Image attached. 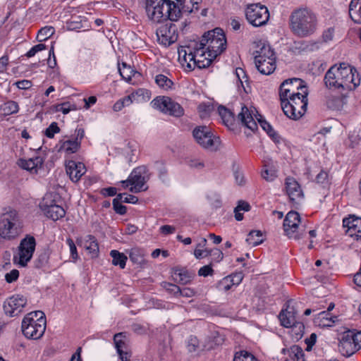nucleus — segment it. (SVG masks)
Returning a JSON list of instances; mask_svg holds the SVG:
<instances>
[{
    "instance_id": "1",
    "label": "nucleus",
    "mask_w": 361,
    "mask_h": 361,
    "mask_svg": "<svg viewBox=\"0 0 361 361\" xmlns=\"http://www.w3.org/2000/svg\"><path fill=\"white\" fill-rule=\"evenodd\" d=\"M324 80L329 89L350 91L360 85L361 77L355 67L341 63L330 67L325 73Z\"/></svg>"
},
{
    "instance_id": "2",
    "label": "nucleus",
    "mask_w": 361,
    "mask_h": 361,
    "mask_svg": "<svg viewBox=\"0 0 361 361\" xmlns=\"http://www.w3.org/2000/svg\"><path fill=\"white\" fill-rule=\"evenodd\" d=\"M146 12L154 23L176 21L181 16V10L174 0H146Z\"/></svg>"
},
{
    "instance_id": "3",
    "label": "nucleus",
    "mask_w": 361,
    "mask_h": 361,
    "mask_svg": "<svg viewBox=\"0 0 361 361\" xmlns=\"http://www.w3.org/2000/svg\"><path fill=\"white\" fill-rule=\"evenodd\" d=\"M179 59L186 63V67L190 70L195 68H204L210 66L215 59L207 55V50L200 42L192 41L188 46L178 49Z\"/></svg>"
},
{
    "instance_id": "4",
    "label": "nucleus",
    "mask_w": 361,
    "mask_h": 361,
    "mask_svg": "<svg viewBox=\"0 0 361 361\" xmlns=\"http://www.w3.org/2000/svg\"><path fill=\"white\" fill-rule=\"evenodd\" d=\"M290 21L292 32L300 37H307L313 35L317 28L316 15L307 8L293 11L290 15Z\"/></svg>"
},
{
    "instance_id": "5",
    "label": "nucleus",
    "mask_w": 361,
    "mask_h": 361,
    "mask_svg": "<svg viewBox=\"0 0 361 361\" xmlns=\"http://www.w3.org/2000/svg\"><path fill=\"white\" fill-rule=\"evenodd\" d=\"M22 331L30 339L40 338L46 329V317L42 311H35L27 314L22 322Z\"/></svg>"
},
{
    "instance_id": "6",
    "label": "nucleus",
    "mask_w": 361,
    "mask_h": 361,
    "mask_svg": "<svg viewBox=\"0 0 361 361\" xmlns=\"http://www.w3.org/2000/svg\"><path fill=\"white\" fill-rule=\"evenodd\" d=\"M307 90H304L300 94L280 99L281 108L287 117L298 120L305 114L307 106Z\"/></svg>"
},
{
    "instance_id": "7",
    "label": "nucleus",
    "mask_w": 361,
    "mask_h": 361,
    "mask_svg": "<svg viewBox=\"0 0 361 361\" xmlns=\"http://www.w3.org/2000/svg\"><path fill=\"white\" fill-rule=\"evenodd\" d=\"M23 223L16 210L3 214L0 218V237L6 240L16 238L21 233Z\"/></svg>"
},
{
    "instance_id": "8",
    "label": "nucleus",
    "mask_w": 361,
    "mask_h": 361,
    "mask_svg": "<svg viewBox=\"0 0 361 361\" xmlns=\"http://www.w3.org/2000/svg\"><path fill=\"white\" fill-rule=\"evenodd\" d=\"M200 42L203 43L204 47L207 46V55L213 58L220 55L226 48V36L219 27L205 32Z\"/></svg>"
},
{
    "instance_id": "9",
    "label": "nucleus",
    "mask_w": 361,
    "mask_h": 361,
    "mask_svg": "<svg viewBox=\"0 0 361 361\" xmlns=\"http://www.w3.org/2000/svg\"><path fill=\"white\" fill-rule=\"evenodd\" d=\"M149 179V173L145 166H138L133 170L128 179L121 180L123 188L130 186L129 190L132 192H140L147 189L145 183Z\"/></svg>"
},
{
    "instance_id": "10",
    "label": "nucleus",
    "mask_w": 361,
    "mask_h": 361,
    "mask_svg": "<svg viewBox=\"0 0 361 361\" xmlns=\"http://www.w3.org/2000/svg\"><path fill=\"white\" fill-rule=\"evenodd\" d=\"M245 14L248 23L254 27L265 25L269 19L268 8L259 3L247 5Z\"/></svg>"
},
{
    "instance_id": "11",
    "label": "nucleus",
    "mask_w": 361,
    "mask_h": 361,
    "mask_svg": "<svg viewBox=\"0 0 361 361\" xmlns=\"http://www.w3.org/2000/svg\"><path fill=\"white\" fill-rule=\"evenodd\" d=\"M192 135L196 142L203 148L212 151H216L220 145V139L214 135L209 128L205 126H197Z\"/></svg>"
},
{
    "instance_id": "12",
    "label": "nucleus",
    "mask_w": 361,
    "mask_h": 361,
    "mask_svg": "<svg viewBox=\"0 0 361 361\" xmlns=\"http://www.w3.org/2000/svg\"><path fill=\"white\" fill-rule=\"evenodd\" d=\"M35 238L27 235L21 240L18 247V255H14L13 262L21 267H25L32 257L35 250Z\"/></svg>"
},
{
    "instance_id": "13",
    "label": "nucleus",
    "mask_w": 361,
    "mask_h": 361,
    "mask_svg": "<svg viewBox=\"0 0 361 361\" xmlns=\"http://www.w3.org/2000/svg\"><path fill=\"white\" fill-rule=\"evenodd\" d=\"M300 216L297 212H289L284 220L283 227L285 235L288 238L298 240L302 238L305 234V228L300 227Z\"/></svg>"
},
{
    "instance_id": "14",
    "label": "nucleus",
    "mask_w": 361,
    "mask_h": 361,
    "mask_svg": "<svg viewBox=\"0 0 361 361\" xmlns=\"http://www.w3.org/2000/svg\"><path fill=\"white\" fill-rule=\"evenodd\" d=\"M154 108L161 112L175 117H180L184 114L183 108L169 97H157L152 102Z\"/></svg>"
},
{
    "instance_id": "15",
    "label": "nucleus",
    "mask_w": 361,
    "mask_h": 361,
    "mask_svg": "<svg viewBox=\"0 0 361 361\" xmlns=\"http://www.w3.org/2000/svg\"><path fill=\"white\" fill-rule=\"evenodd\" d=\"M304 90H307V88L302 80L297 78L286 80L279 87L280 99L300 94L301 92H304Z\"/></svg>"
},
{
    "instance_id": "16",
    "label": "nucleus",
    "mask_w": 361,
    "mask_h": 361,
    "mask_svg": "<svg viewBox=\"0 0 361 361\" xmlns=\"http://www.w3.org/2000/svg\"><path fill=\"white\" fill-rule=\"evenodd\" d=\"M158 41L165 47H169L178 39V27L171 22L161 25L157 30Z\"/></svg>"
},
{
    "instance_id": "17",
    "label": "nucleus",
    "mask_w": 361,
    "mask_h": 361,
    "mask_svg": "<svg viewBox=\"0 0 361 361\" xmlns=\"http://www.w3.org/2000/svg\"><path fill=\"white\" fill-rule=\"evenodd\" d=\"M27 304V298L22 295H13L4 302V310L6 315L16 317L21 313Z\"/></svg>"
},
{
    "instance_id": "18",
    "label": "nucleus",
    "mask_w": 361,
    "mask_h": 361,
    "mask_svg": "<svg viewBox=\"0 0 361 361\" xmlns=\"http://www.w3.org/2000/svg\"><path fill=\"white\" fill-rule=\"evenodd\" d=\"M343 226L346 228L345 233L354 240H361V218L355 215H349L343 220Z\"/></svg>"
},
{
    "instance_id": "19",
    "label": "nucleus",
    "mask_w": 361,
    "mask_h": 361,
    "mask_svg": "<svg viewBox=\"0 0 361 361\" xmlns=\"http://www.w3.org/2000/svg\"><path fill=\"white\" fill-rule=\"evenodd\" d=\"M115 348L122 361H129L130 353L129 350V340L126 332H120L114 336Z\"/></svg>"
},
{
    "instance_id": "20",
    "label": "nucleus",
    "mask_w": 361,
    "mask_h": 361,
    "mask_svg": "<svg viewBox=\"0 0 361 361\" xmlns=\"http://www.w3.org/2000/svg\"><path fill=\"white\" fill-rule=\"evenodd\" d=\"M39 207L46 216L54 221H57L66 214V212L62 207L53 203L49 204L47 198L43 200Z\"/></svg>"
},
{
    "instance_id": "21",
    "label": "nucleus",
    "mask_w": 361,
    "mask_h": 361,
    "mask_svg": "<svg viewBox=\"0 0 361 361\" xmlns=\"http://www.w3.org/2000/svg\"><path fill=\"white\" fill-rule=\"evenodd\" d=\"M286 189L290 200L293 202H298L303 197L299 183L293 178L288 177L286 179Z\"/></svg>"
},
{
    "instance_id": "22",
    "label": "nucleus",
    "mask_w": 361,
    "mask_h": 361,
    "mask_svg": "<svg viewBox=\"0 0 361 361\" xmlns=\"http://www.w3.org/2000/svg\"><path fill=\"white\" fill-rule=\"evenodd\" d=\"M237 121L252 131L257 129V124L252 116V112L245 105L241 106V110L237 116Z\"/></svg>"
},
{
    "instance_id": "23",
    "label": "nucleus",
    "mask_w": 361,
    "mask_h": 361,
    "mask_svg": "<svg viewBox=\"0 0 361 361\" xmlns=\"http://www.w3.org/2000/svg\"><path fill=\"white\" fill-rule=\"evenodd\" d=\"M44 164V159L39 156H37L28 159H20L18 161V166L31 173L36 174L38 170L42 169Z\"/></svg>"
},
{
    "instance_id": "24",
    "label": "nucleus",
    "mask_w": 361,
    "mask_h": 361,
    "mask_svg": "<svg viewBox=\"0 0 361 361\" xmlns=\"http://www.w3.org/2000/svg\"><path fill=\"white\" fill-rule=\"evenodd\" d=\"M86 171L84 164L69 161L66 164V172L73 182H78Z\"/></svg>"
},
{
    "instance_id": "25",
    "label": "nucleus",
    "mask_w": 361,
    "mask_h": 361,
    "mask_svg": "<svg viewBox=\"0 0 361 361\" xmlns=\"http://www.w3.org/2000/svg\"><path fill=\"white\" fill-rule=\"evenodd\" d=\"M297 312L293 306L289 304L287 305L286 310H282L279 315L281 324L286 328H290L293 326L296 322Z\"/></svg>"
},
{
    "instance_id": "26",
    "label": "nucleus",
    "mask_w": 361,
    "mask_h": 361,
    "mask_svg": "<svg viewBox=\"0 0 361 361\" xmlns=\"http://www.w3.org/2000/svg\"><path fill=\"white\" fill-rule=\"evenodd\" d=\"M255 61L262 59H276L274 50L269 44L259 42L257 44V49L253 53Z\"/></svg>"
},
{
    "instance_id": "27",
    "label": "nucleus",
    "mask_w": 361,
    "mask_h": 361,
    "mask_svg": "<svg viewBox=\"0 0 361 361\" xmlns=\"http://www.w3.org/2000/svg\"><path fill=\"white\" fill-rule=\"evenodd\" d=\"M338 348L341 353L347 357L353 355L359 350L347 334L343 336L340 341Z\"/></svg>"
},
{
    "instance_id": "28",
    "label": "nucleus",
    "mask_w": 361,
    "mask_h": 361,
    "mask_svg": "<svg viewBox=\"0 0 361 361\" xmlns=\"http://www.w3.org/2000/svg\"><path fill=\"white\" fill-rule=\"evenodd\" d=\"M257 70L264 75H270L276 69V59H262L255 61Z\"/></svg>"
},
{
    "instance_id": "29",
    "label": "nucleus",
    "mask_w": 361,
    "mask_h": 361,
    "mask_svg": "<svg viewBox=\"0 0 361 361\" xmlns=\"http://www.w3.org/2000/svg\"><path fill=\"white\" fill-rule=\"evenodd\" d=\"M218 111L224 125L230 129H233L236 121L233 112L223 106H219Z\"/></svg>"
},
{
    "instance_id": "30",
    "label": "nucleus",
    "mask_w": 361,
    "mask_h": 361,
    "mask_svg": "<svg viewBox=\"0 0 361 361\" xmlns=\"http://www.w3.org/2000/svg\"><path fill=\"white\" fill-rule=\"evenodd\" d=\"M59 152H64L68 154L75 153L80 147V142L78 140H67L60 141Z\"/></svg>"
},
{
    "instance_id": "31",
    "label": "nucleus",
    "mask_w": 361,
    "mask_h": 361,
    "mask_svg": "<svg viewBox=\"0 0 361 361\" xmlns=\"http://www.w3.org/2000/svg\"><path fill=\"white\" fill-rule=\"evenodd\" d=\"M85 248L92 255V257H96L99 253V245L96 238L92 235H87L83 242Z\"/></svg>"
},
{
    "instance_id": "32",
    "label": "nucleus",
    "mask_w": 361,
    "mask_h": 361,
    "mask_svg": "<svg viewBox=\"0 0 361 361\" xmlns=\"http://www.w3.org/2000/svg\"><path fill=\"white\" fill-rule=\"evenodd\" d=\"M192 277V274L185 269L176 268L173 272V278L174 281L182 284H187L190 283Z\"/></svg>"
},
{
    "instance_id": "33",
    "label": "nucleus",
    "mask_w": 361,
    "mask_h": 361,
    "mask_svg": "<svg viewBox=\"0 0 361 361\" xmlns=\"http://www.w3.org/2000/svg\"><path fill=\"white\" fill-rule=\"evenodd\" d=\"M350 18L357 24H361V4L358 0H352L349 5Z\"/></svg>"
},
{
    "instance_id": "34",
    "label": "nucleus",
    "mask_w": 361,
    "mask_h": 361,
    "mask_svg": "<svg viewBox=\"0 0 361 361\" xmlns=\"http://www.w3.org/2000/svg\"><path fill=\"white\" fill-rule=\"evenodd\" d=\"M286 353L288 354L290 359L294 361H305V354L302 348L298 345H294L289 349L283 348L282 353L286 354Z\"/></svg>"
},
{
    "instance_id": "35",
    "label": "nucleus",
    "mask_w": 361,
    "mask_h": 361,
    "mask_svg": "<svg viewBox=\"0 0 361 361\" xmlns=\"http://www.w3.org/2000/svg\"><path fill=\"white\" fill-rule=\"evenodd\" d=\"M176 4H177L178 8H180L181 13L183 12H192L195 6H196L195 9H197L198 4L202 1V0H174Z\"/></svg>"
},
{
    "instance_id": "36",
    "label": "nucleus",
    "mask_w": 361,
    "mask_h": 361,
    "mask_svg": "<svg viewBox=\"0 0 361 361\" xmlns=\"http://www.w3.org/2000/svg\"><path fill=\"white\" fill-rule=\"evenodd\" d=\"M0 111L4 116L16 114L19 111V106L15 101L9 100L1 105Z\"/></svg>"
},
{
    "instance_id": "37",
    "label": "nucleus",
    "mask_w": 361,
    "mask_h": 361,
    "mask_svg": "<svg viewBox=\"0 0 361 361\" xmlns=\"http://www.w3.org/2000/svg\"><path fill=\"white\" fill-rule=\"evenodd\" d=\"M110 255L112 257V264L115 266H119L121 269H124L127 262V257L118 250H113L110 252Z\"/></svg>"
},
{
    "instance_id": "38",
    "label": "nucleus",
    "mask_w": 361,
    "mask_h": 361,
    "mask_svg": "<svg viewBox=\"0 0 361 361\" xmlns=\"http://www.w3.org/2000/svg\"><path fill=\"white\" fill-rule=\"evenodd\" d=\"M264 241L262 238V233L260 231H251L246 238V242L252 246H257Z\"/></svg>"
},
{
    "instance_id": "39",
    "label": "nucleus",
    "mask_w": 361,
    "mask_h": 361,
    "mask_svg": "<svg viewBox=\"0 0 361 361\" xmlns=\"http://www.w3.org/2000/svg\"><path fill=\"white\" fill-rule=\"evenodd\" d=\"M118 71L123 79L128 82L130 81L132 76L137 73L130 66L127 65L126 63H123L121 66H118Z\"/></svg>"
},
{
    "instance_id": "40",
    "label": "nucleus",
    "mask_w": 361,
    "mask_h": 361,
    "mask_svg": "<svg viewBox=\"0 0 361 361\" xmlns=\"http://www.w3.org/2000/svg\"><path fill=\"white\" fill-rule=\"evenodd\" d=\"M122 200L123 195L122 193H120L117 195V196L113 200L112 202L114 209L117 214L121 215L125 214L127 212L126 207L121 204Z\"/></svg>"
},
{
    "instance_id": "41",
    "label": "nucleus",
    "mask_w": 361,
    "mask_h": 361,
    "mask_svg": "<svg viewBox=\"0 0 361 361\" xmlns=\"http://www.w3.org/2000/svg\"><path fill=\"white\" fill-rule=\"evenodd\" d=\"M55 30L51 26H46L41 28L37 33V40L43 42L51 37L54 34Z\"/></svg>"
},
{
    "instance_id": "42",
    "label": "nucleus",
    "mask_w": 361,
    "mask_h": 361,
    "mask_svg": "<svg viewBox=\"0 0 361 361\" xmlns=\"http://www.w3.org/2000/svg\"><path fill=\"white\" fill-rule=\"evenodd\" d=\"M155 82L159 87L164 90L170 89L173 84L170 79H169L166 75L162 74L157 75L155 77Z\"/></svg>"
},
{
    "instance_id": "43",
    "label": "nucleus",
    "mask_w": 361,
    "mask_h": 361,
    "mask_svg": "<svg viewBox=\"0 0 361 361\" xmlns=\"http://www.w3.org/2000/svg\"><path fill=\"white\" fill-rule=\"evenodd\" d=\"M233 361H258L255 357L250 353L241 350L235 353Z\"/></svg>"
},
{
    "instance_id": "44",
    "label": "nucleus",
    "mask_w": 361,
    "mask_h": 361,
    "mask_svg": "<svg viewBox=\"0 0 361 361\" xmlns=\"http://www.w3.org/2000/svg\"><path fill=\"white\" fill-rule=\"evenodd\" d=\"M49 252L44 250L42 252L35 260V267L37 268H42L46 266L49 262Z\"/></svg>"
},
{
    "instance_id": "45",
    "label": "nucleus",
    "mask_w": 361,
    "mask_h": 361,
    "mask_svg": "<svg viewBox=\"0 0 361 361\" xmlns=\"http://www.w3.org/2000/svg\"><path fill=\"white\" fill-rule=\"evenodd\" d=\"M129 258L133 263L141 264L143 260V255L140 250L132 248L129 252Z\"/></svg>"
},
{
    "instance_id": "46",
    "label": "nucleus",
    "mask_w": 361,
    "mask_h": 361,
    "mask_svg": "<svg viewBox=\"0 0 361 361\" xmlns=\"http://www.w3.org/2000/svg\"><path fill=\"white\" fill-rule=\"evenodd\" d=\"M290 328H292V334L295 339L298 340L302 338L305 330V326L302 322H296Z\"/></svg>"
},
{
    "instance_id": "47",
    "label": "nucleus",
    "mask_w": 361,
    "mask_h": 361,
    "mask_svg": "<svg viewBox=\"0 0 361 361\" xmlns=\"http://www.w3.org/2000/svg\"><path fill=\"white\" fill-rule=\"evenodd\" d=\"M264 167L261 173L262 177L267 181H273L277 177L276 171L274 169H267V166Z\"/></svg>"
},
{
    "instance_id": "48",
    "label": "nucleus",
    "mask_w": 361,
    "mask_h": 361,
    "mask_svg": "<svg viewBox=\"0 0 361 361\" xmlns=\"http://www.w3.org/2000/svg\"><path fill=\"white\" fill-rule=\"evenodd\" d=\"M349 336L352 342L354 343L355 345L358 348L361 349V331L354 333L353 331H348L346 333Z\"/></svg>"
},
{
    "instance_id": "49",
    "label": "nucleus",
    "mask_w": 361,
    "mask_h": 361,
    "mask_svg": "<svg viewBox=\"0 0 361 361\" xmlns=\"http://www.w3.org/2000/svg\"><path fill=\"white\" fill-rule=\"evenodd\" d=\"M60 132L57 123L52 122L45 130V135L49 138H53L56 133Z\"/></svg>"
},
{
    "instance_id": "50",
    "label": "nucleus",
    "mask_w": 361,
    "mask_h": 361,
    "mask_svg": "<svg viewBox=\"0 0 361 361\" xmlns=\"http://www.w3.org/2000/svg\"><path fill=\"white\" fill-rule=\"evenodd\" d=\"M132 96L134 99L136 97H142L143 100H149L150 99L151 93L146 89H138L137 91L132 93Z\"/></svg>"
},
{
    "instance_id": "51",
    "label": "nucleus",
    "mask_w": 361,
    "mask_h": 361,
    "mask_svg": "<svg viewBox=\"0 0 361 361\" xmlns=\"http://www.w3.org/2000/svg\"><path fill=\"white\" fill-rule=\"evenodd\" d=\"M187 164L192 169H202L204 167V162L199 159H188Z\"/></svg>"
},
{
    "instance_id": "52",
    "label": "nucleus",
    "mask_w": 361,
    "mask_h": 361,
    "mask_svg": "<svg viewBox=\"0 0 361 361\" xmlns=\"http://www.w3.org/2000/svg\"><path fill=\"white\" fill-rule=\"evenodd\" d=\"M46 49V46L44 44H38L32 47L25 54L28 58L34 56L37 52L42 51Z\"/></svg>"
},
{
    "instance_id": "53",
    "label": "nucleus",
    "mask_w": 361,
    "mask_h": 361,
    "mask_svg": "<svg viewBox=\"0 0 361 361\" xmlns=\"http://www.w3.org/2000/svg\"><path fill=\"white\" fill-rule=\"evenodd\" d=\"M214 270L212 267V263L210 264L202 267L198 271V275L204 277L212 276Z\"/></svg>"
},
{
    "instance_id": "54",
    "label": "nucleus",
    "mask_w": 361,
    "mask_h": 361,
    "mask_svg": "<svg viewBox=\"0 0 361 361\" xmlns=\"http://www.w3.org/2000/svg\"><path fill=\"white\" fill-rule=\"evenodd\" d=\"M66 243L69 246L70 252L71 257L73 260H76L78 258V255L77 252V247L75 245V243L71 238H68L66 240Z\"/></svg>"
},
{
    "instance_id": "55",
    "label": "nucleus",
    "mask_w": 361,
    "mask_h": 361,
    "mask_svg": "<svg viewBox=\"0 0 361 361\" xmlns=\"http://www.w3.org/2000/svg\"><path fill=\"white\" fill-rule=\"evenodd\" d=\"M256 119L257 120L262 129L267 133L270 132L271 133L273 131V128L271 126L267 121H265L261 115H259V117L256 116Z\"/></svg>"
},
{
    "instance_id": "56",
    "label": "nucleus",
    "mask_w": 361,
    "mask_h": 361,
    "mask_svg": "<svg viewBox=\"0 0 361 361\" xmlns=\"http://www.w3.org/2000/svg\"><path fill=\"white\" fill-rule=\"evenodd\" d=\"M19 276V271L17 269H13L5 275V280L7 283H13L16 281Z\"/></svg>"
},
{
    "instance_id": "57",
    "label": "nucleus",
    "mask_w": 361,
    "mask_h": 361,
    "mask_svg": "<svg viewBox=\"0 0 361 361\" xmlns=\"http://www.w3.org/2000/svg\"><path fill=\"white\" fill-rule=\"evenodd\" d=\"M75 109V107L74 105L72 106L69 103H63L61 104H59L56 106V111H61L63 114H68L71 110Z\"/></svg>"
},
{
    "instance_id": "58",
    "label": "nucleus",
    "mask_w": 361,
    "mask_h": 361,
    "mask_svg": "<svg viewBox=\"0 0 361 361\" xmlns=\"http://www.w3.org/2000/svg\"><path fill=\"white\" fill-rule=\"evenodd\" d=\"M334 35V29L333 27H329L327 30H324L322 34V38L324 42H328L333 39Z\"/></svg>"
},
{
    "instance_id": "59",
    "label": "nucleus",
    "mask_w": 361,
    "mask_h": 361,
    "mask_svg": "<svg viewBox=\"0 0 361 361\" xmlns=\"http://www.w3.org/2000/svg\"><path fill=\"white\" fill-rule=\"evenodd\" d=\"M232 286L233 285L230 282V278L227 276L224 278L219 283V288L224 291L230 290Z\"/></svg>"
},
{
    "instance_id": "60",
    "label": "nucleus",
    "mask_w": 361,
    "mask_h": 361,
    "mask_svg": "<svg viewBox=\"0 0 361 361\" xmlns=\"http://www.w3.org/2000/svg\"><path fill=\"white\" fill-rule=\"evenodd\" d=\"M228 277L230 278V282L232 285H238L243 280V276L241 272L235 273L234 274H232L231 276H228Z\"/></svg>"
},
{
    "instance_id": "61",
    "label": "nucleus",
    "mask_w": 361,
    "mask_h": 361,
    "mask_svg": "<svg viewBox=\"0 0 361 361\" xmlns=\"http://www.w3.org/2000/svg\"><path fill=\"white\" fill-rule=\"evenodd\" d=\"M316 180L318 183L326 184L328 183V173L324 171H321L316 176Z\"/></svg>"
},
{
    "instance_id": "62",
    "label": "nucleus",
    "mask_w": 361,
    "mask_h": 361,
    "mask_svg": "<svg viewBox=\"0 0 361 361\" xmlns=\"http://www.w3.org/2000/svg\"><path fill=\"white\" fill-rule=\"evenodd\" d=\"M317 341V335L312 333L309 338L305 339V343L307 344V350H311L312 346L315 344Z\"/></svg>"
},
{
    "instance_id": "63",
    "label": "nucleus",
    "mask_w": 361,
    "mask_h": 361,
    "mask_svg": "<svg viewBox=\"0 0 361 361\" xmlns=\"http://www.w3.org/2000/svg\"><path fill=\"white\" fill-rule=\"evenodd\" d=\"M16 85L20 90H27L32 86V82L28 80H19L16 82Z\"/></svg>"
},
{
    "instance_id": "64",
    "label": "nucleus",
    "mask_w": 361,
    "mask_h": 361,
    "mask_svg": "<svg viewBox=\"0 0 361 361\" xmlns=\"http://www.w3.org/2000/svg\"><path fill=\"white\" fill-rule=\"evenodd\" d=\"M198 347V341L196 337H192L190 338L188 345V349L190 352H195Z\"/></svg>"
}]
</instances>
